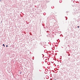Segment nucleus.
<instances>
[{"instance_id": "obj_1", "label": "nucleus", "mask_w": 80, "mask_h": 80, "mask_svg": "<svg viewBox=\"0 0 80 80\" xmlns=\"http://www.w3.org/2000/svg\"><path fill=\"white\" fill-rule=\"evenodd\" d=\"M65 50L67 51V47L65 49Z\"/></svg>"}, {"instance_id": "obj_2", "label": "nucleus", "mask_w": 80, "mask_h": 80, "mask_svg": "<svg viewBox=\"0 0 80 80\" xmlns=\"http://www.w3.org/2000/svg\"><path fill=\"white\" fill-rule=\"evenodd\" d=\"M65 17L66 18V20H67V19H68L67 17Z\"/></svg>"}, {"instance_id": "obj_3", "label": "nucleus", "mask_w": 80, "mask_h": 80, "mask_svg": "<svg viewBox=\"0 0 80 80\" xmlns=\"http://www.w3.org/2000/svg\"><path fill=\"white\" fill-rule=\"evenodd\" d=\"M2 45H3V47H5V44H2Z\"/></svg>"}, {"instance_id": "obj_4", "label": "nucleus", "mask_w": 80, "mask_h": 80, "mask_svg": "<svg viewBox=\"0 0 80 80\" xmlns=\"http://www.w3.org/2000/svg\"><path fill=\"white\" fill-rule=\"evenodd\" d=\"M42 55H43V57H44V55H43V54H42Z\"/></svg>"}, {"instance_id": "obj_5", "label": "nucleus", "mask_w": 80, "mask_h": 80, "mask_svg": "<svg viewBox=\"0 0 80 80\" xmlns=\"http://www.w3.org/2000/svg\"><path fill=\"white\" fill-rule=\"evenodd\" d=\"M68 55V56H70V54H69Z\"/></svg>"}, {"instance_id": "obj_6", "label": "nucleus", "mask_w": 80, "mask_h": 80, "mask_svg": "<svg viewBox=\"0 0 80 80\" xmlns=\"http://www.w3.org/2000/svg\"><path fill=\"white\" fill-rule=\"evenodd\" d=\"M79 27H80L79 26H78V28H79Z\"/></svg>"}, {"instance_id": "obj_7", "label": "nucleus", "mask_w": 80, "mask_h": 80, "mask_svg": "<svg viewBox=\"0 0 80 80\" xmlns=\"http://www.w3.org/2000/svg\"><path fill=\"white\" fill-rule=\"evenodd\" d=\"M6 47H8V45H7Z\"/></svg>"}, {"instance_id": "obj_8", "label": "nucleus", "mask_w": 80, "mask_h": 80, "mask_svg": "<svg viewBox=\"0 0 80 80\" xmlns=\"http://www.w3.org/2000/svg\"><path fill=\"white\" fill-rule=\"evenodd\" d=\"M21 72H20V74H21Z\"/></svg>"}, {"instance_id": "obj_9", "label": "nucleus", "mask_w": 80, "mask_h": 80, "mask_svg": "<svg viewBox=\"0 0 80 80\" xmlns=\"http://www.w3.org/2000/svg\"><path fill=\"white\" fill-rule=\"evenodd\" d=\"M54 80H56L57 79H55L54 78Z\"/></svg>"}, {"instance_id": "obj_10", "label": "nucleus", "mask_w": 80, "mask_h": 80, "mask_svg": "<svg viewBox=\"0 0 80 80\" xmlns=\"http://www.w3.org/2000/svg\"><path fill=\"white\" fill-rule=\"evenodd\" d=\"M39 71H40V72H41V70H39Z\"/></svg>"}, {"instance_id": "obj_11", "label": "nucleus", "mask_w": 80, "mask_h": 80, "mask_svg": "<svg viewBox=\"0 0 80 80\" xmlns=\"http://www.w3.org/2000/svg\"><path fill=\"white\" fill-rule=\"evenodd\" d=\"M59 2H60V1H59Z\"/></svg>"}, {"instance_id": "obj_12", "label": "nucleus", "mask_w": 80, "mask_h": 80, "mask_svg": "<svg viewBox=\"0 0 80 80\" xmlns=\"http://www.w3.org/2000/svg\"><path fill=\"white\" fill-rule=\"evenodd\" d=\"M66 53H67V51L66 52Z\"/></svg>"}, {"instance_id": "obj_13", "label": "nucleus", "mask_w": 80, "mask_h": 80, "mask_svg": "<svg viewBox=\"0 0 80 80\" xmlns=\"http://www.w3.org/2000/svg\"><path fill=\"white\" fill-rule=\"evenodd\" d=\"M53 7H54V6H53Z\"/></svg>"}, {"instance_id": "obj_14", "label": "nucleus", "mask_w": 80, "mask_h": 80, "mask_svg": "<svg viewBox=\"0 0 80 80\" xmlns=\"http://www.w3.org/2000/svg\"><path fill=\"white\" fill-rule=\"evenodd\" d=\"M0 1H1V0Z\"/></svg>"}, {"instance_id": "obj_15", "label": "nucleus", "mask_w": 80, "mask_h": 80, "mask_svg": "<svg viewBox=\"0 0 80 80\" xmlns=\"http://www.w3.org/2000/svg\"><path fill=\"white\" fill-rule=\"evenodd\" d=\"M61 57H62V56H61Z\"/></svg>"}, {"instance_id": "obj_16", "label": "nucleus", "mask_w": 80, "mask_h": 80, "mask_svg": "<svg viewBox=\"0 0 80 80\" xmlns=\"http://www.w3.org/2000/svg\"><path fill=\"white\" fill-rule=\"evenodd\" d=\"M29 80H30V79H29Z\"/></svg>"}]
</instances>
